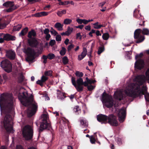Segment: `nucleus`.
Wrapping results in <instances>:
<instances>
[{
    "label": "nucleus",
    "instance_id": "obj_13",
    "mask_svg": "<svg viewBox=\"0 0 149 149\" xmlns=\"http://www.w3.org/2000/svg\"><path fill=\"white\" fill-rule=\"evenodd\" d=\"M126 115V111L125 108H122L119 110L118 116L119 121L120 123H123L124 121Z\"/></svg>",
    "mask_w": 149,
    "mask_h": 149
},
{
    "label": "nucleus",
    "instance_id": "obj_20",
    "mask_svg": "<svg viewBox=\"0 0 149 149\" xmlns=\"http://www.w3.org/2000/svg\"><path fill=\"white\" fill-rule=\"evenodd\" d=\"M134 17L135 18L138 19L140 21H142L144 19L143 16H142L141 14L139 13V12H137L135 9L134 12Z\"/></svg>",
    "mask_w": 149,
    "mask_h": 149
},
{
    "label": "nucleus",
    "instance_id": "obj_54",
    "mask_svg": "<svg viewBox=\"0 0 149 149\" xmlns=\"http://www.w3.org/2000/svg\"><path fill=\"white\" fill-rule=\"evenodd\" d=\"M83 19L79 18H78L77 19L76 21L79 24H82L83 23Z\"/></svg>",
    "mask_w": 149,
    "mask_h": 149
},
{
    "label": "nucleus",
    "instance_id": "obj_26",
    "mask_svg": "<svg viewBox=\"0 0 149 149\" xmlns=\"http://www.w3.org/2000/svg\"><path fill=\"white\" fill-rule=\"evenodd\" d=\"M73 111L76 115H79L81 112V109L78 106H75L73 109Z\"/></svg>",
    "mask_w": 149,
    "mask_h": 149
},
{
    "label": "nucleus",
    "instance_id": "obj_22",
    "mask_svg": "<svg viewBox=\"0 0 149 149\" xmlns=\"http://www.w3.org/2000/svg\"><path fill=\"white\" fill-rule=\"evenodd\" d=\"M63 25L62 24L60 23L57 22L55 25L54 27L56 29L59 31H61L63 30Z\"/></svg>",
    "mask_w": 149,
    "mask_h": 149
},
{
    "label": "nucleus",
    "instance_id": "obj_28",
    "mask_svg": "<svg viewBox=\"0 0 149 149\" xmlns=\"http://www.w3.org/2000/svg\"><path fill=\"white\" fill-rule=\"evenodd\" d=\"M24 79V76L22 73L21 74L18 78V83H22Z\"/></svg>",
    "mask_w": 149,
    "mask_h": 149
},
{
    "label": "nucleus",
    "instance_id": "obj_27",
    "mask_svg": "<svg viewBox=\"0 0 149 149\" xmlns=\"http://www.w3.org/2000/svg\"><path fill=\"white\" fill-rule=\"evenodd\" d=\"M99 22H97L93 24V25L94 26V28L95 29H100L101 27H105V26L104 25H103L102 24H100L99 25Z\"/></svg>",
    "mask_w": 149,
    "mask_h": 149
},
{
    "label": "nucleus",
    "instance_id": "obj_37",
    "mask_svg": "<svg viewBox=\"0 0 149 149\" xmlns=\"http://www.w3.org/2000/svg\"><path fill=\"white\" fill-rule=\"evenodd\" d=\"M73 28H71L70 26L68 27L67 30L66 31L67 33L68 34V36H69L72 32Z\"/></svg>",
    "mask_w": 149,
    "mask_h": 149
},
{
    "label": "nucleus",
    "instance_id": "obj_33",
    "mask_svg": "<svg viewBox=\"0 0 149 149\" xmlns=\"http://www.w3.org/2000/svg\"><path fill=\"white\" fill-rule=\"evenodd\" d=\"M52 71L51 70H48L45 72L44 73V75L46 76H49L51 77L52 76Z\"/></svg>",
    "mask_w": 149,
    "mask_h": 149
},
{
    "label": "nucleus",
    "instance_id": "obj_41",
    "mask_svg": "<svg viewBox=\"0 0 149 149\" xmlns=\"http://www.w3.org/2000/svg\"><path fill=\"white\" fill-rule=\"evenodd\" d=\"M48 79V77L45 75H42L41 78V80L43 83L45 82Z\"/></svg>",
    "mask_w": 149,
    "mask_h": 149
},
{
    "label": "nucleus",
    "instance_id": "obj_23",
    "mask_svg": "<svg viewBox=\"0 0 149 149\" xmlns=\"http://www.w3.org/2000/svg\"><path fill=\"white\" fill-rule=\"evenodd\" d=\"M36 34L35 30L33 29H32L31 31L28 32V37L30 39H31L33 38L32 37V36L35 37L36 36Z\"/></svg>",
    "mask_w": 149,
    "mask_h": 149
},
{
    "label": "nucleus",
    "instance_id": "obj_52",
    "mask_svg": "<svg viewBox=\"0 0 149 149\" xmlns=\"http://www.w3.org/2000/svg\"><path fill=\"white\" fill-rule=\"evenodd\" d=\"M50 31L49 29H45L44 30V33L45 34H49V33Z\"/></svg>",
    "mask_w": 149,
    "mask_h": 149
},
{
    "label": "nucleus",
    "instance_id": "obj_17",
    "mask_svg": "<svg viewBox=\"0 0 149 149\" xmlns=\"http://www.w3.org/2000/svg\"><path fill=\"white\" fill-rule=\"evenodd\" d=\"M6 56L10 60H14L15 59L16 53L14 51L10 49L6 51Z\"/></svg>",
    "mask_w": 149,
    "mask_h": 149
},
{
    "label": "nucleus",
    "instance_id": "obj_63",
    "mask_svg": "<svg viewBox=\"0 0 149 149\" xmlns=\"http://www.w3.org/2000/svg\"><path fill=\"white\" fill-rule=\"evenodd\" d=\"M69 40L68 38H66L64 41V43L66 45H67L69 42Z\"/></svg>",
    "mask_w": 149,
    "mask_h": 149
},
{
    "label": "nucleus",
    "instance_id": "obj_16",
    "mask_svg": "<svg viewBox=\"0 0 149 149\" xmlns=\"http://www.w3.org/2000/svg\"><path fill=\"white\" fill-rule=\"evenodd\" d=\"M108 116L100 114L97 116V120L102 123L106 124L107 123Z\"/></svg>",
    "mask_w": 149,
    "mask_h": 149
},
{
    "label": "nucleus",
    "instance_id": "obj_64",
    "mask_svg": "<svg viewBox=\"0 0 149 149\" xmlns=\"http://www.w3.org/2000/svg\"><path fill=\"white\" fill-rule=\"evenodd\" d=\"M83 23L85 24H86L88 23V20H86L85 19H83Z\"/></svg>",
    "mask_w": 149,
    "mask_h": 149
},
{
    "label": "nucleus",
    "instance_id": "obj_46",
    "mask_svg": "<svg viewBox=\"0 0 149 149\" xmlns=\"http://www.w3.org/2000/svg\"><path fill=\"white\" fill-rule=\"evenodd\" d=\"M56 40L57 41H60L61 40V36L60 35H56Z\"/></svg>",
    "mask_w": 149,
    "mask_h": 149
},
{
    "label": "nucleus",
    "instance_id": "obj_53",
    "mask_svg": "<svg viewBox=\"0 0 149 149\" xmlns=\"http://www.w3.org/2000/svg\"><path fill=\"white\" fill-rule=\"evenodd\" d=\"M79 38V39L81 40L82 38V36L80 34V33H78L76 34V39Z\"/></svg>",
    "mask_w": 149,
    "mask_h": 149
},
{
    "label": "nucleus",
    "instance_id": "obj_51",
    "mask_svg": "<svg viewBox=\"0 0 149 149\" xmlns=\"http://www.w3.org/2000/svg\"><path fill=\"white\" fill-rule=\"evenodd\" d=\"M94 87L92 85L88 86H87V88L89 91H91L94 88Z\"/></svg>",
    "mask_w": 149,
    "mask_h": 149
},
{
    "label": "nucleus",
    "instance_id": "obj_43",
    "mask_svg": "<svg viewBox=\"0 0 149 149\" xmlns=\"http://www.w3.org/2000/svg\"><path fill=\"white\" fill-rule=\"evenodd\" d=\"M144 54L143 53H141L139 54H137L135 56V59H137L138 58H141L143 56H144Z\"/></svg>",
    "mask_w": 149,
    "mask_h": 149
},
{
    "label": "nucleus",
    "instance_id": "obj_42",
    "mask_svg": "<svg viewBox=\"0 0 149 149\" xmlns=\"http://www.w3.org/2000/svg\"><path fill=\"white\" fill-rule=\"evenodd\" d=\"M90 139V141L92 144H95V138L93 137V136H91Z\"/></svg>",
    "mask_w": 149,
    "mask_h": 149
},
{
    "label": "nucleus",
    "instance_id": "obj_38",
    "mask_svg": "<svg viewBox=\"0 0 149 149\" xmlns=\"http://www.w3.org/2000/svg\"><path fill=\"white\" fill-rule=\"evenodd\" d=\"M47 56L49 60H52L54 59L55 57L54 54L53 53L49 54Z\"/></svg>",
    "mask_w": 149,
    "mask_h": 149
},
{
    "label": "nucleus",
    "instance_id": "obj_18",
    "mask_svg": "<svg viewBox=\"0 0 149 149\" xmlns=\"http://www.w3.org/2000/svg\"><path fill=\"white\" fill-rule=\"evenodd\" d=\"M28 43L29 45L32 47H37L38 44V41L34 38L29 39L28 40Z\"/></svg>",
    "mask_w": 149,
    "mask_h": 149
},
{
    "label": "nucleus",
    "instance_id": "obj_36",
    "mask_svg": "<svg viewBox=\"0 0 149 149\" xmlns=\"http://www.w3.org/2000/svg\"><path fill=\"white\" fill-rule=\"evenodd\" d=\"M76 76L79 77V78H81L83 76V73L82 72H80L79 71H77L75 73Z\"/></svg>",
    "mask_w": 149,
    "mask_h": 149
},
{
    "label": "nucleus",
    "instance_id": "obj_30",
    "mask_svg": "<svg viewBox=\"0 0 149 149\" xmlns=\"http://www.w3.org/2000/svg\"><path fill=\"white\" fill-rule=\"evenodd\" d=\"M62 62L64 65L67 64L69 62V60L66 56H64L62 58Z\"/></svg>",
    "mask_w": 149,
    "mask_h": 149
},
{
    "label": "nucleus",
    "instance_id": "obj_32",
    "mask_svg": "<svg viewBox=\"0 0 149 149\" xmlns=\"http://www.w3.org/2000/svg\"><path fill=\"white\" fill-rule=\"evenodd\" d=\"M72 21L71 19L68 18L65 19L64 20L63 24L66 25L72 23Z\"/></svg>",
    "mask_w": 149,
    "mask_h": 149
},
{
    "label": "nucleus",
    "instance_id": "obj_29",
    "mask_svg": "<svg viewBox=\"0 0 149 149\" xmlns=\"http://www.w3.org/2000/svg\"><path fill=\"white\" fill-rule=\"evenodd\" d=\"M22 26L21 24H18L14 26L13 30L14 31H19L21 29Z\"/></svg>",
    "mask_w": 149,
    "mask_h": 149
},
{
    "label": "nucleus",
    "instance_id": "obj_21",
    "mask_svg": "<svg viewBox=\"0 0 149 149\" xmlns=\"http://www.w3.org/2000/svg\"><path fill=\"white\" fill-rule=\"evenodd\" d=\"M144 59L147 63H149V49L144 51Z\"/></svg>",
    "mask_w": 149,
    "mask_h": 149
},
{
    "label": "nucleus",
    "instance_id": "obj_7",
    "mask_svg": "<svg viewBox=\"0 0 149 149\" xmlns=\"http://www.w3.org/2000/svg\"><path fill=\"white\" fill-rule=\"evenodd\" d=\"M71 82L78 92H82L83 91V86L85 87H87L88 86L87 81L84 82L82 78H78L76 81L75 78L72 77L71 78Z\"/></svg>",
    "mask_w": 149,
    "mask_h": 149
},
{
    "label": "nucleus",
    "instance_id": "obj_57",
    "mask_svg": "<svg viewBox=\"0 0 149 149\" xmlns=\"http://www.w3.org/2000/svg\"><path fill=\"white\" fill-rule=\"evenodd\" d=\"M16 149H24V148L21 145H18L16 146Z\"/></svg>",
    "mask_w": 149,
    "mask_h": 149
},
{
    "label": "nucleus",
    "instance_id": "obj_47",
    "mask_svg": "<svg viewBox=\"0 0 149 149\" xmlns=\"http://www.w3.org/2000/svg\"><path fill=\"white\" fill-rule=\"evenodd\" d=\"M116 141L118 144H122V141L121 139L118 138H116L115 139Z\"/></svg>",
    "mask_w": 149,
    "mask_h": 149
},
{
    "label": "nucleus",
    "instance_id": "obj_56",
    "mask_svg": "<svg viewBox=\"0 0 149 149\" xmlns=\"http://www.w3.org/2000/svg\"><path fill=\"white\" fill-rule=\"evenodd\" d=\"M51 36L50 34H46L45 36V39L46 40L48 41L49 40V38H51Z\"/></svg>",
    "mask_w": 149,
    "mask_h": 149
},
{
    "label": "nucleus",
    "instance_id": "obj_12",
    "mask_svg": "<svg viewBox=\"0 0 149 149\" xmlns=\"http://www.w3.org/2000/svg\"><path fill=\"white\" fill-rule=\"evenodd\" d=\"M3 6L6 8H9L6 10V11L8 13H10L17 9L18 7L15 5L13 1H7L3 4Z\"/></svg>",
    "mask_w": 149,
    "mask_h": 149
},
{
    "label": "nucleus",
    "instance_id": "obj_6",
    "mask_svg": "<svg viewBox=\"0 0 149 149\" xmlns=\"http://www.w3.org/2000/svg\"><path fill=\"white\" fill-rule=\"evenodd\" d=\"M144 35L149 36L148 29L144 28L142 30L140 29H136L134 33V38L136 40V43H139L142 42L145 39Z\"/></svg>",
    "mask_w": 149,
    "mask_h": 149
},
{
    "label": "nucleus",
    "instance_id": "obj_11",
    "mask_svg": "<svg viewBox=\"0 0 149 149\" xmlns=\"http://www.w3.org/2000/svg\"><path fill=\"white\" fill-rule=\"evenodd\" d=\"M1 67L8 73L12 71V66L10 62L8 60H4L1 63Z\"/></svg>",
    "mask_w": 149,
    "mask_h": 149
},
{
    "label": "nucleus",
    "instance_id": "obj_15",
    "mask_svg": "<svg viewBox=\"0 0 149 149\" xmlns=\"http://www.w3.org/2000/svg\"><path fill=\"white\" fill-rule=\"evenodd\" d=\"M144 60L143 59L139 58L135 62L134 64V67L137 69L141 70L144 68Z\"/></svg>",
    "mask_w": 149,
    "mask_h": 149
},
{
    "label": "nucleus",
    "instance_id": "obj_44",
    "mask_svg": "<svg viewBox=\"0 0 149 149\" xmlns=\"http://www.w3.org/2000/svg\"><path fill=\"white\" fill-rule=\"evenodd\" d=\"M81 124L83 126L85 127L87 126L86 121L84 119L81 120H80Z\"/></svg>",
    "mask_w": 149,
    "mask_h": 149
},
{
    "label": "nucleus",
    "instance_id": "obj_24",
    "mask_svg": "<svg viewBox=\"0 0 149 149\" xmlns=\"http://www.w3.org/2000/svg\"><path fill=\"white\" fill-rule=\"evenodd\" d=\"M48 12H42L40 13H36L34 15V16L36 17H39L42 16H45L48 15Z\"/></svg>",
    "mask_w": 149,
    "mask_h": 149
},
{
    "label": "nucleus",
    "instance_id": "obj_59",
    "mask_svg": "<svg viewBox=\"0 0 149 149\" xmlns=\"http://www.w3.org/2000/svg\"><path fill=\"white\" fill-rule=\"evenodd\" d=\"M86 81H87L88 84H92V80L89 79L88 77H86Z\"/></svg>",
    "mask_w": 149,
    "mask_h": 149
},
{
    "label": "nucleus",
    "instance_id": "obj_3",
    "mask_svg": "<svg viewBox=\"0 0 149 149\" xmlns=\"http://www.w3.org/2000/svg\"><path fill=\"white\" fill-rule=\"evenodd\" d=\"M135 79L138 83V86L136 88L135 91L130 90L126 92L127 95L133 97L144 94V90L142 89L141 90L140 86L146 83V80L148 81V83L149 84V68L146 71L145 75L144 74L138 75L136 77Z\"/></svg>",
    "mask_w": 149,
    "mask_h": 149
},
{
    "label": "nucleus",
    "instance_id": "obj_9",
    "mask_svg": "<svg viewBox=\"0 0 149 149\" xmlns=\"http://www.w3.org/2000/svg\"><path fill=\"white\" fill-rule=\"evenodd\" d=\"M22 134L26 140H31L33 138V128L30 125H26L23 129Z\"/></svg>",
    "mask_w": 149,
    "mask_h": 149
},
{
    "label": "nucleus",
    "instance_id": "obj_60",
    "mask_svg": "<svg viewBox=\"0 0 149 149\" xmlns=\"http://www.w3.org/2000/svg\"><path fill=\"white\" fill-rule=\"evenodd\" d=\"M95 33L97 36H101V33L100 32V31L99 30H97L95 32Z\"/></svg>",
    "mask_w": 149,
    "mask_h": 149
},
{
    "label": "nucleus",
    "instance_id": "obj_50",
    "mask_svg": "<svg viewBox=\"0 0 149 149\" xmlns=\"http://www.w3.org/2000/svg\"><path fill=\"white\" fill-rule=\"evenodd\" d=\"M74 46V45L72 44H71L70 45L68 46V51L69 52L71 50V49L73 48Z\"/></svg>",
    "mask_w": 149,
    "mask_h": 149
},
{
    "label": "nucleus",
    "instance_id": "obj_14",
    "mask_svg": "<svg viewBox=\"0 0 149 149\" xmlns=\"http://www.w3.org/2000/svg\"><path fill=\"white\" fill-rule=\"evenodd\" d=\"M107 121V123L112 126H117L118 125L117 117L113 114L109 115Z\"/></svg>",
    "mask_w": 149,
    "mask_h": 149
},
{
    "label": "nucleus",
    "instance_id": "obj_31",
    "mask_svg": "<svg viewBox=\"0 0 149 149\" xmlns=\"http://www.w3.org/2000/svg\"><path fill=\"white\" fill-rule=\"evenodd\" d=\"M104 50V48L103 45L102 46L99 47L97 51V54L98 55H100L103 52Z\"/></svg>",
    "mask_w": 149,
    "mask_h": 149
},
{
    "label": "nucleus",
    "instance_id": "obj_62",
    "mask_svg": "<svg viewBox=\"0 0 149 149\" xmlns=\"http://www.w3.org/2000/svg\"><path fill=\"white\" fill-rule=\"evenodd\" d=\"M62 12L61 11H58L57 13V15L61 17L63 15L62 13Z\"/></svg>",
    "mask_w": 149,
    "mask_h": 149
},
{
    "label": "nucleus",
    "instance_id": "obj_58",
    "mask_svg": "<svg viewBox=\"0 0 149 149\" xmlns=\"http://www.w3.org/2000/svg\"><path fill=\"white\" fill-rule=\"evenodd\" d=\"M85 29L86 30L90 31L91 30V26L89 25L85 27Z\"/></svg>",
    "mask_w": 149,
    "mask_h": 149
},
{
    "label": "nucleus",
    "instance_id": "obj_34",
    "mask_svg": "<svg viewBox=\"0 0 149 149\" xmlns=\"http://www.w3.org/2000/svg\"><path fill=\"white\" fill-rule=\"evenodd\" d=\"M87 49L85 47H84L83 48V51L82 52L81 54L79 55V56H83V58H84L86 56L87 54Z\"/></svg>",
    "mask_w": 149,
    "mask_h": 149
},
{
    "label": "nucleus",
    "instance_id": "obj_1",
    "mask_svg": "<svg viewBox=\"0 0 149 149\" xmlns=\"http://www.w3.org/2000/svg\"><path fill=\"white\" fill-rule=\"evenodd\" d=\"M14 102L12 94L3 93L1 95V113L5 115L4 118V127L8 132H11L13 130V118L10 112L14 105Z\"/></svg>",
    "mask_w": 149,
    "mask_h": 149
},
{
    "label": "nucleus",
    "instance_id": "obj_10",
    "mask_svg": "<svg viewBox=\"0 0 149 149\" xmlns=\"http://www.w3.org/2000/svg\"><path fill=\"white\" fill-rule=\"evenodd\" d=\"M24 52L27 56L26 59V61L31 62L34 59V56L36 53L34 49L30 47H28L26 48H24Z\"/></svg>",
    "mask_w": 149,
    "mask_h": 149
},
{
    "label": "nucleus",
    "instance_id": "obj_39",
    "mask_svg": "<svg viewBox=\"0 0 149 149\" xmlns=\"http://www.w3.org/2000/svg\"><path fill=\"white\" fill-rule=\"evenodd\" d=\"M109 35L108 33H105L102 36L103 39L104 40H107L109 38Z\"/></svg>",
    "mask_w": 149,
    "mask_h": 149
},
{
    "label": "nucleus",
    "instance_id": "obj_35",
    "mask_svg": "<svg viewBox=\"0 0 149 149\" xmlns=\"http://www.w3.org/2000/svg\"><path fill=\"white\" fill-rule=\"evenodd\" d=\"M66 48L63 47H62L61 49L60 52V54L61 56H64L66 53Z\"/></svg>",
    "mask_w": 149,
    "mask_h": 149
},
{
    "label": "nucleus",
    "instance_id": "obj_61",
    "mask_svg": "<svg viewBox=\"0 0 149 149\" xmlns=\"http://www.w3.org/2000/svg\"><path fill=\"white\" fill-rule=\"evenodd\" d=\"M84 25H79L77 26H76V27L77 28H79L80 29H83V27H84Z\"/></svg>",
    "mask_w": 149,
    "mask_h": 149
},
{
    "label": "nucleus",
    "instance_id": "obj_25",
    "mask_svg": "<svg viewBox=\"0 0 149 149\" xmlns=\"http://www.w3.org/2000/svg\"><path fill=\"white\" fill-rule=\"evenodd\" d=\"M28 31V28L27 27H26L25 28L22 30L21 32L19 33V36H24L27 33Z\"/></svg>",
    "mask_w": 149,
    "mask_h": 149
},
{
    "label": "nucleus",
    "instance_id": "obj_40",
    "mask_svg": "<svg viewBox=\"0 0 149 149\" xmlns=\"http://www.w3.org/2000/svg\"><path fill=\"white\" fill-rule=\"evenodd\" d=\"M7 24L5 23H1V19H0V29H3L6 26Z\"/></svg>",
    "mask_w": 149,
    "mask_h": 149
},
{
    "label": "nucleus",
    "instance_id": "obj_2",
    "mask_svg": "<svg viewBox=\"0 0 149 149\" xmlns=\"http://www.w3.org/2000/svg\"><path fill=\"white\" fill-rule=\"evenodd\" d=\"M17 93L18 94V98L22 105L26 107H28L27 113L28 116H32L36 113L38 108L36 103H32L33 100V95L31 94L29 96L27 91H24L21 93L19 92V90Z\"/></svg>",
    "mask_w": 149,
    "mask_h": 149
},
{
    "label": "nucleus",
    "instance_id": "obj_55",
    "mask_svg": "<svg viewBox=\"0 0 149 149\" xmlns=\"http://www.w3.org/2000/svg\"><path fill=\"white\" fill-rule=\"evenodd\" d=\"M51 33L52 34H54L55 36L56 35L58 34L57 32L55 30L53 31L51 30L50 31Z\"/></svg>",
    "mask_w": 149,
    "mask_h": 149
},
{
    "label": "nucleus",
    "instance_id": "obj_8",
    "mask_svg": "<svg viewBox=\"0 0 149 149\" xmlns=\"http://www.w3.org/2000/svg\"><path fill=\"white\" fill-rule=\"evenodd\" d=\"M102 100L103 103H104L105 105L108 108H111L113 105L114 107H118V104H114L113 100L112 97L109 96L105 92L102 94Z\"/></svg>",
    "mask_w": 149,
    "mask_h": 149
},
{
    "label": "nucleus",
    "instance_id": "obj_45",
    "mask_svg": "<svg viewBox=\"0 0 149 149\" xmlns=\"http://www.w3.org/2000/svg\"><path fill=\"white\" fill-rule=\"evenodd\" d=\"M42 58L44 60L43 63H44V64L46 63L47 62V59L48 58L47 56H46V55H43L42 56Z\"/></svg>",
    "mask_w": 149,
    "mask_h": 149
},
{
    "label": "nucleus",
    "instance_id": "obj_5",
    "mask_svg": "<svg viewBox=\"0 0 149 149\" xmlns=\"http://www.w3.org/2000/svg\"><path fill=\"white\" fill-rule=\"evenodd\" d=\"M41 122L39 128L38 138L40 135V133L45 130H49L52 129L50 122L47 113L43 114L41 116Z\"/></svg>",
    "mask_w": 149,
    "mask_h": 149
},
{
    "label": "nucleus",
    "instance_id": "obj_49",
    "mask_svg": "<svg viewBox=\"0 0 149 149\" xmlns=\"http://www.w3.org/2000/svg\"><path fill=\"white\" fill-rule=\"evenodd\" d=\"M43 82L41 80H38L36 82V84H38L40 85L41 86H43Z\"/></svg>",
    "mask_w": 149,
    "mask_h": 149
},
{
    "label": "nucleus",
    "instance_id": "obj_48",
    "mask_svg": "<svg viewBox=\"0 0 149 149\" xmlns=\"http://www.w3.org/2000/svg\"><path fill=\"white\" fill-rule=\"evenodd\" d=\"M56 43V42L55 40H50L49 42V44L50 45L52 46H53Z\"/></svg>",
    "mask_w": 149,
    "mask_h": 149
},
{
    "label": "nucleus",
    "instance_id": "obj_4",
    "mask_svg": "<svg viewBox=\"0 0 149 149\" xmlns=\"http://www.w3.org/2000/svg\"><path fill=\"white\" fill-rule=\"evenodd\" d=\"M147 87L146 86H144L143 85L142 87V89H142L144 90V97L145 100L146 101L149 102V93H147ZM130 90H129L128 91H126L125 92V94H124L122 92H117L116 93H115L114 94V95L116 99L118 100H123L124 101L127 102L129 101L130 97H132L133 98H136L137 97H141V96H136L135 97H133L129 96L126 93L127 92H129Z\"/></svg>",
    "mask_w": 149,
    "mask_h": 149
},
{
    "label": "nucleus",
    "instance_id": "obj_19",
    "mask_svg": "<svg viewBox=\"0 0 149 149\" xmlns=\"http://www.w3.org/2000/svg\"><path fill=\"white\" fill-rule=\"evenodd\" d=\"M3 38L4 40L6 41L15 40L16 39V37L15 36L7 33L4 35Z\"/></svg>",
    "mask_w": 149,
    "mask_h": 149
}]
</instances>
